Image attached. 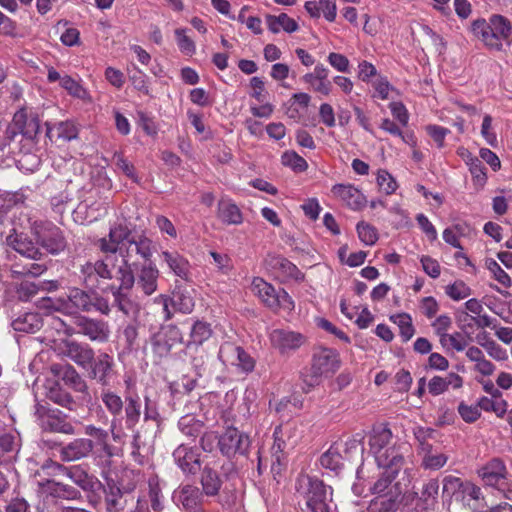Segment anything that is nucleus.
<instances>
[{
	"instance_id": "1",
	"label": "nucleus",
	"mask_w": 512,
	"mask_h": 512,
	"mask_svg": "<svg viewBox=\"0 0 512 512\" xmlns=\"http://www.w3.org/2000/svg\"><path fill=\"white\" fill-rule=\"evenodd\" d=\"M117 274V280L120 284L119 286L112 285L111 293L114 297V303L125 314L129 313L131 302L128 298V292L134 284L146 296L157 290L159 271L152 264L143 265L135 277L127 260L123 258L117 268Z\"/></svg>"
},
{
	"instance_id": "2",
	"label": "nucleus",
	"mask_w": 512,
	"mask_h": 512,
	"mask_svg": "<svg viewBox=\"0 0 512 512\" xmlns=\"http://www.w3.org/2000/svg\"><path fill=\"white\" fill-rule=\"evenodd\" d=\"M299 504L304 512H333L332 489L322 480L309 475H299L295 484Z\"/></svg>"
},
{
	"instance_id": "3",
	"label": "nucleus",
	"mask_w": 512,
	"mask_h": 512,
	"mask_svg": "<svg viewBox=\"0 0 512 512\" xmlns=\"http://www.w3.org/2000/svg\"><path fill=\"white\" fill-rule=\"evenodd\" d=\"M151 244V240L133 233L128 226H113L109 232V241L101 239L100 247L102 251L111 253L135 251L144 259H149L152 255Z\"/></svg>"
},
{
	"instance_id": "4",
	"label": "nucleus",
	"mask_w": 512,
	"mask_h": 512,
	"mask_svg": "<svg viewBox=\"0 0 512 512\" xmlns=\"http://www.w3.org/2000/svg\"><path fill=\"white\" fill-rule=\"evenodd\" d=\"M107 253L103 259L87 262L81 266L80 277L84 286L89 290L100 289L106 291L108 288L111 290L112 286H105L106 281L114 277L117 279V268L119 265L116 263L119 258L115 253Z\"/></svg>"
},
{
	"instance_id": "5",
	"label": "nucleus",
	"mask_w": 512,
	"mask_h": 512,
	"mask_svg": "<svg viewBox=\"0 0 512 512\" xmlns=\"http://www.w3.org/2000/svg\"><path fill=\"white\" fill-rule=\"evenodd\" d=\"M40 307L74 317L79 315L77 313L79 310L83 312L92 310V295L82 289L72 288L69 290L67 299L42 298Z\"/></svg>"
},
{
	"instance_id": "6",
	"label": "nucleus",
	"mask_w": 512,
	"mask_h": 512,
	"mask_svg": "<svg viewBox=\"0 0 512 512\" xmlns=\"http://www.w3.org/2000/svg\"><path fill=\"white\" fill-rule=\"evenodd\" d=\"M40 131V119L37 113L25 107L19 109L13 116L11 124L6 129V138L15 140L21 135L26 140L34 141Z\"/></svg>"
},
{
	"instance_id": "7",
	"label": "nucleus",
	"mask_w": 512,
	"mask_h": 512,
	"mask_svg": "<svg viewBox=\"0 0 512 512\" xmlns=\"http://www.w3.org/2000/svg\"><path fill=\"white\" fill-rule=\"evenodd\" d=\"M155 302L162 305L165 321L172 319L174 312L190 314L195 307L193 291L179 286H176L171 296L161 294Z\"/></svg>"
},
{
	"instance_id": "8",
	"label": "nucleus",
	"mask_w": 512,
	"mask_h": 512,
	"mask_svg": "<svg viewBox=\"0 0 512 512\" xmlns=\"http://www.w3.org/2000/svg\"><path fill=\"white\" fill-rule=\"evenodd\" d=\"M264 265L282 283H300L304 281V273L295 264L281 255L268 254L264 260Z\"/></svg>"
},
{
	"instance_id": "9",
	"label": "nucleus",
	"mask_w": 512,
	"mask_h": 512,
	"mask_svg": "<svg viewBox=\"0 0 512 512\" xmlns=\"http://www.w3.org/2000/svg\"><path fill=\"white\" fill-rule=\"evenodd\" d=\"M249 446V437L234 427H228L218 439L219 450L226 457L245 455Z\"/></svg>"
},
{
	"instance_id": "10",
	"label": "nucleus",
	"mask_w": 512,
	"mask_h": 512,
	"mask_svg": "<svg viewBox=\"0 0 512 512\" xmlns=\"http://www.w3.org/2000/svg\"><path fill=\"white\" fill-rule=\"evenodd\" d=\"M73 322L76 333L86 336L91 341L104 343L109 339L110 329L106 321L76 315Z\"/></svg>"
},
{
	"instance_id": "11",
	"label": "nucleus",
	"mask_w": 512,
	"mask_h": 512,
	"mask_svg": "<svg viewBox=\"0 0 512 512\" xmlns=\"http://www.w3.org/2000/svg\"><path fill=\"white\" fill-rule=\"evenodd\" d=\"M272 347L281 355H290L305 344L303 334L289 329H274L269 334Z\"/></svg>"
},
{
	"instance_id": "12",
	"label": "nucleus",
	"mask_w": 512,
	"mask_h": 512,
	"mask_svg": "<svg viewBox=\"0 0 512 512\" xmlns=\"http://www.w3.org/2000/svg\"><path fill=\"white\" fill-rule=\"evenodd\" d=\"M101 401L104 404L107 411L113 416L110 425V432L114 440H118L121 437V417L125 401L110 389H103L100 395Z\"/></svg>"
},
{
	"instance_id": "13",
	"label": "nucleus",
	"mask_w": 512,
	"mask_h": 512,
	"mask_svg": "<svg viewBox=\"0 0 512 512\" xmlns=\"http://www.w3.org/2000/svg\"><path fill=\"white\" fill-rule=\"evenodd\" d=\"M477 475L484 485L496 488L504 492V481L507 469L504 462L499 458H493L485 465L477 469Z\"/></svg>"
},
{
	"instance_id": "14",
	"label": "nucleus",
	"mask_w": 512,
	"mask_h": 512,
	"mask_svg": "<svg viewBox=\"0 0 512 512\" xmlns=\"http://www.w3.org/2000/svg\"><path fill=\"white\" fill-rule=\"evenodd\" d=\"M104 493V504L107 512H127L136 503L129 492L122 491L114 483L108 482Z\"/></svg>"
},
{
	"instance_id": "15",
	"label": "nucleus",
	"mask_w": 512,
	"mask_h": 512,
	"mask_svg": "<svg viewBox=\"0 0 512 512\" xmlns=\"http://www.w3.org/2000/svg\"><path fill=\"white\" fill-rule=\"evenodd\" d=\"M219 358L223 362L237 366L243 372H251L255 367V360L241 346L225 343L220 347Z\"/></svg>"
},
{
	"instance_id": "16",
	"label": "nucleus",
	"mask_w": 512,
	"mask_h": 512,
	"mask_svg": "<svg viewBox=\"0 0 512 512\" xmlns=\"http://www.w3.org/2000/svg\"><path fill=\"white\" fill-rule=\"evenodd\" d=\"M115 362L111 355L106 352H100L94 356V360L88 365L89 378L96 380L103 386H108L114 374Z\"/></svg>"
},
{
	"instance_id": "17",
	"label": "nucleus",
	"mask_w": 512,
	"mask_h": 512,
	"mask_svg": "<svg viewBox=\"0 0 512 512\" xmlns=\"http://www.w3.org/2000/svg\"><path fill=\"white\" fill-rule=\"evenodd\" d=\"M287 435V428H282L281 426L276 427L273 433L274 443L271 447V471L274 476L280 475L287 464L286 450L291 445L285 440Z\"/></svg>"
},
{
	"instance_id": "18",
	"label": "nucleus",
	"mask_w": 512,
	"mask_h": 512,
	"mask_svg": "<svg viewBox=\"0 0 512 512\" xmlns=\"http://www.w3.org/2000/svg\"><path fill=\"white\" fill-rule=\"evenodd\" d=\"M397 442L391 430L385 426L373 429L369 438V446L377 463H387V448Z\"/></svg>"
},
{
	"instance_id": "19",
	"label": "nucleus",
	"mask_w": 512,
	"mask_h": 512,
	"mask_svg": "<svg viewBox=\"0 0 512 512\" xmlns=\"http://www.w3.org/2000/svg\"><path fill=\"white\" fill-rule=\"evenodd\" d=\"M37 242L49 253L57 254L66 247L65 238L57 226H37Z\"/></svg>"
},
{
	"instance_id": "20",
	"label": "nucleus",
	"mask_w": 512,
	"mask_h": 512,
	"mask_svg": "<svg viewBox=\"0 0 512 512\" xmlns=\"http://www.w3.org/2000/svg\"><path fill=\"white\" fill-rule=\"evenodd\" d=\"M183 335L180 329L175 325H168L160 333L152 338L153 351L159 356H167L172 347L177 343H182Z\"/></svg>"
},
{
	"instance_id": "21",
	"label": "nucleus",
	"mask_w": 512,
	"mask_h": 512,
	"mask_svg": "<svg viewBox=\"0 0 512 512\" xmlns=\"http://www.w3.org/2000/svg\"><path fill=\"white\" fill-rule=\"evenodd\" d=\"M62 353L83 369H88V365L91 364L95 356V352L90 345L74 340L63 342Z\"/></svg>"
},
{
	"instance_id": "22",
	"label": "nucleus",
	"mask_w": 512,
	"mask_h": 512,
	"mask_svg": "<svg viewBox=\"0 0 512 512\" xmlns=\"http://www.w3.org/2000/svg\"><path fill=\"white\" fill-rule=\"evenodd\" d=\"M173 459L185 474H196L200 470V454L195 447L180 444L173 452Z\"/></svg>"
},
{
	"instance_id": "23",
	"label": "nucleus",
	"mask_w": 512,
	"mask_h": 512,
	"mask_svg": "<svg viewBox=\"0 0 512 512\" xmlns=\"http://www.w3.org/2000/svg\"><path fill=\"white\" fill-rule=\"evenodd\" d=\"M455 501L473 511H479L487 507L481 487L467 480Z\"/></svg>"
},
{
	"instance_id": "24",
	"label": "nucleus",
	"mask_w": 512,
	"mask_h": 512,
	"mask_svg": "<svg viewBox=\"0 0 512 512\" xmlns=\"http://www.w3.org/2000/svg\"><path fill=\"white\" fill-rule=\"evenodd\" d=\"M333 194L353 210L366 206L367 200L363 193L351 184H336L332 187Z\"/></svg>"
},
{
	"instance_id": "25",
	"label": "nucleus",
	"mask_w": 512,
	"mask_h": 512,
	"mask_svg": "<svg viewBox=\"0 0 512 512\" xmlns=\"http://www.w3.org/2000/svg\"><path fill=\"white\" fill-rule=\"evenodd\" d=\"M92 450V440L87 438H77L62 447L60 455L63 461H76L87 457Z\"/></svg>"
},
{
	"instance_id": "26",
	"label": "nucleus",
	"mask_w": 512,
	"mask_h": 512,
	"mask_svg": "<svg viewBox=\"0 0 512 512\" xmlns=\"http://www.w3.org/2000/svg\"><path fill=\"white\" fill-rule=\"evenodd\" d=\"M216 462H207L201 471L200 483L206 496L214 497L219 495L222 480L217 473Z\"/></svg>"
},
{
	"instance_id": "27",
	"label": "nucleus",
	"mask_w": 512,
	"mask_h": 512,
	"mask_svg": "<svg viewBox=\"0 0 512 512\" xmlns=\"http://www.w3.org/2000/svg\"><path fill=\"white\" fill-rule=\"evenodd\" d=\"M471 31L490 49L502 50L503 44L493 33L491 20L489 22L483 18L474 20L471 24Z\"/></svg>"
},
{
	"instance_id": "28",
	"label": "nucleus",
	"mask_w": 512,
	"mask_h": 512,
	"mask_svg": "<svg viewBox=\"0 0 512 512\" xmlns=\"http://www.w3.org/2000/svg\"><path fill=\"white\" fill-rule=\"evenodd\" d=\"M7 243L19 254L30 258L36 259L39 251L35 243L22 231L13 229V234L7 237Z\"/></svg>"
},
{
	"instance_id": "29",
	"label": "nucleus",
	"mask_w": 512,
	"mask_h": 512,
	"mask_svg": "<svg viewBox=\"0 0 512 512\" xmlns=\"http://www.w3.org/2000/svg\"><path fill=\"white\" fill-rule=\"evenodd\" d=\"M312 366L324 376H328L338 370L340 362L334 350L322 349L314 355Z\"/></svg>"
},
{
	"instance_id": "30",
	"label": "nucleus",
	"mask_w": 512,
	"mask_h": 512,
	"mask_svg": "<svg viewBox=\"0 0 512 512\" xmlns=\"http://www.w3.org/2000/svg\"><path fill=\"white\" fill-rule=\"evenodd\" d=\"M401 490H391L388 494L375 496L368 506V512H396L399 506Z\"/></svg>"
},
{
	"instance_id": "31",
	"label": "nucleus",
	"mask_w": 512,
	"mask_h": 512,
	"mask_svg": "<svg viewBox=\"0 0 512 512\" xmlns=\"http://www.w3.org/2000/svg\"><path fill=\"white\" fill-rule=\"evenodd\" d=\"M212 335L213 330L210 323L199 319L195 320L190 328L186 350L191 351L195 347H201Z\"/></svg>"
},
{
	"instance_id": "32",
	"label": "nucleus",
	"mask_w": 512,
	"mask_h": 512,
	"mask_svg": "<svg viewBox=\"0 0 512 512\" xmlns=\"http://www.w3.org/2000/svg\"><path fill=\"white\" fill-rule=\"evenodd\" d=\"M46 136L50 141H71L78 136V129L72 121H62L53 126L46 123Z\"/></svg>"
},
{
	"instance_id": "33",
	"label": "nucleus",
	"mask_w": 512,
	"mask_h": 512,
	"mask_svg": "<svg viewBox=\"0 0 512 512\" xmlns=\"http://www.w3.org/2000/svg\"><path fill=\"white\" fill-rule=\"evenodd\" d=\"M42 427L52 432L67 435L75 434V427L61 415L60 411H50L42 418Z\"/></svg>"
},
{
	"instance_id": "34",
	"label": "nucleus",
	"mask_w": 512,
	"mask_h": 512,
	"mask_svg": "<svg viewBox=\"0 0 512 512\" xmlns=\"http://www.w3.org/2000/svg\"><path fill=\"white\" fill-rule=\"evenodd\" d=\"M141 399L137 394H127L123 410L125 412L124 422L128 430L134 431L141 417Z\"/></svg>"
},
{
	"instance_id": "35",
	"label": "nucleus",
	"mask_w": 512,
	"mask_h": 512,
	"mask_svg": "<svg viewBox=\"0 0 512 512\" xmlns=\"http://www.w3.org/2000/svg\"><path fill=\"white\" fill-rule=\"evenodd\" d=\"M161 257L168 268L178 277L187 280L190 274L189 261L176 251H163Z\"/></svg>"
},
{
	"instance_id": "36",
	"label": "nucleus",
	"mask_w": 512,
	"mask_h": 512,
	"mask_svg": "<svg viewBox=\"0 0 512 512\" xmlns=\"http://www.w3.org/2000/svg\"><path fill=\"white\" fill-rule=\"evenodd\" d=\"M251 289L255 295L270 309L275 310L278 291L262 278H254Z\"/></svg>"
},
{
	"instance_id": "37",
	"label": "nucleus",
	"mask_w": 512,
	"mask_h": 512,
	"mask_svg": "<svg viewBox=\"0 0 512 512\" xmlns=\"http://www.w3.org/2000/svg\"><path fill=\"white\" fill-rule=\"evenodd\" d=\"M39 486L43 489L44 492H47L53 497L63 498V499H76L79 497V491L74 487L56 482L54 480H45L44 482H39Z\"/></svg>"
},
{
	"instance_id": "38",
	"label": "nucleus",
	"mask_w": 512,
	"mask_h": 512,
	"mask_svg": "<svg viewBox=\"0 0 512 512\" xmlns=\"http://www.w3.org/2000/svg\"><path fill=\"white\" fill-rule=\"evenodd\" d=\"M265 21L269 31L276 34L283 29L287 33H293L299 29L298 23L286 13H281L278 16L267 14Z\"/></svg>"
},
{
	"instance_id": "39",
	"label": "nucleus",
	"mask_w": 512,
	"mask_h": 512,
	"mask_svg": "<svg viewBox=\"0 0 512 512\" xmlns=\"http://www.w3.org/2000/svg\"><path fill=\"white\" fill-rule=\"evenodd\" d=\"M26 200L22 189L15 192L0 190V217H3L13 209L19 210Z\"/></svg>"
},
{
	"instance_id": "40",
	"label": "nucleus",
	"mask_w": 512,
	"mask_h": 512,
	"mask_svg": "<svg viewBox=\"0 0 512 512\" xmlns=\"http://www.w3.org/2000/svg\"><path fill=\"white\" fill-rule=\"evenodd\" d=\"M387 463H377L379 467L399 472L404 464L403 450H407L404 443L395 442L387 448Z\"/></svg>"
},
{
	"instance_id": "41",
	"label": "nucleus",
	"mask_w": 512,
	"mask_h": 512,
	"mask_svg": "<svg viewBox=\"0 0 512 512\" xmlns=\"http://www.w3.org/2000/svg\"><path fill=\"white\" fill-rule=\"evenodd\" d=\"M398 472L384 469V472L380 476V478L374 483L373 487L371 488L372 493L375 496H379L380 494H388L391 490H401L398 483H394L395 477L397 476Z\"/></svg>"
},
{
	"instance_id": "42",
	"label": "nucleus",
	"mask_w": 512,
	"mask_h": 512,
	"mask_svg": "<svg viewBox=\"0 0 512 512\" xmlns=\"http://www.w3.org/2000/svg\"><path fill=\"white\" fill-rule=\"evenodd\" d=\"M178 427L183 435L194 440L202 434L203 422L198 420L194 415L187 414L179 419Z\"/></svg>"
},
{
	"instance_id": "43",
	"label": "nucleus",
	"mask_w": 512,
	"mask_h": 512,
	"mask_svg": "<svg viewBox=\"0 0 512 512\" xmlns=\"http://www.w3.org/2000/svg\"><path fill=\"white\" fill-rule=\"evenodd\" d=\"M421 457V467L426 470H439L445 466L448 456L444 453H434L433 447L418 453Z\"/></svg>"
},
{
	"instance_id": "44",
	"label": "nucleus",
	"mask_w": 512,
	"mask_h": 512,
	"mask_svg": "<svg viewBox=\"0 0 512 512\" xmlns=\"http://www.w3.org/2000/svg\"><path fill=\"white\" fill-rule=\"evenodd\" d=\"M185 353L190 356V364L197 377H202L207 371L208 354L202 347H195L191 351L185 349Z\"/></svg>"
},
{
	"instance_id": "45",
	"label": "nucleus",
	"mask_w": 512,
	"mask_h": 512,
	"mask_svg": "<svg viewBox=\"0 0 512 512\" xmlns=\"http://www.w3.org/2000/svg\"><path fill=\"white\" fill-rule=\"evenodd\" d=\"M219 217L227 224H241L243 220L239 207L230 200L220 201Z\"/></svg>"
},
{
	"instance_id": "46",
	"label": "nucleus",
	"mask_w": 512,
	"mask_h": 512,
	"mask_svg": "<svg viewBox=\"0 0 512 512\" xmlns=\"http://www.w3.org/2000/svg\"><path fill=\"white\" fill-rule=\"evenodd\" d=\"M491 23L496 37L501 42L504 40L510 44L512 41V25L510 21L502 15H492Z\"/></svg>"
},
{
	"instance_id": "47",
	"label": "nucleus",
	"mask_w": 512,
	"mask_h": 512,
	"mask_svg": "<svg viewBox=\"0 0 512 512\" xmlns=\"http://www.w3.org/2000/svg\"><path fill=\"white\" fill-rule=\"evenodd\" d=\"M439 493V482L437 479H430L421 490L420 502L424 509H432L437 504Z\"/></svg>"
},
{
	"instance_id": "48",
	"label": "nucleus",
	"mask_w": 512,
	"mask_h": 512,
	"mask_svg": "<svg viewBox=\"0 0 512 512\" xmlns=\"http://www.w3.org/2000/svg\"><path fill=\"white\" fill-rule=\"evenodd\" d=\"M412 432L418 443V453L427 451V449L433 447L429 440L435 439L437 434L435 429L416 425L413 427Z\"/></svg>"
},
{
	"instance_id": "49",
	"label": "nucleus",
	"mask_w": 512,
	"mask_h": 512,
	"mask_svg": "<svg viewBox=\"0 0 512 512\" xmlns=\"http://www.w3.org/2000/svg\"><path fill=\"white\" fill-rule=\"evenodd\" d=\"M390 320L399 327L400 335L403 341L406 342L413 337L415 333V328L412 324V318L409 314L400 313L392 315L390 317Z\"/></svg>"
},
{
	"instance_id": "50",
	"label": "nucleus",
	"mask_w": 512,
	"mask_h": 512,
	"mask_svg": "<svg viewBox=\"0 0 512 512\" xmlns=\"http://www.w3.org/2000/svg\"><path fill=\"white\" fill-rule=\"evenodd\" d=\"M439 342L447 351L453 349L457 352H462L467 347V342L461 332H454L452 334L445 333L441 335Z\"/></svg>"
},
{
	"instance_id": "51",
	"label": "nucleus",
	"mask_w": 512,
	"mask_h": 512,
	"mask_svg": "<svg viewBox=\"0 0 512 512\" xmlns=\"http://www.w3.org/2000/svg\"><path fill=\"white\" fill-rule=\"evenodd\" d=\"M320 464L326 469L337 471L342 466V456L337 446L332 445L324 454L320 457Z\"/></svg>"
},
{
	"instance_id": "52",
	"label": "nucleus",
	"mask_w": 512,
	"mask_h": 512,
	"mask_svg": "<svg viewBox=\"0 0 512 512\" xmlns=\"http://www.w3.org/2000/svg\"><path fill=\"white\" fill-rule=\"evenodd\" d=\"M69 478L84 490H92L94 487V478L89 476L79 466H73L67 471Z\"/></svg>"
},
{
	"instance_id": "53",
	"label": "nucleus",
	"mask_w": 512,
	"mask_h": 512,
	"mask_svg": "<svg viewBox=\"0 0 512 512\" xmlns=\"http://www.w3.org/2000/svg\"><path fill=\"white\" fill-rule=\"evenodd\" d=\"M445 293L452 300L461 301L468 298L472 290L464 281L456 280L445 287Z\"/></svg>"
},
{
	"instance_id": "54",
	"label": "nucleus",
	"mask_w": 512,
	"mask_h": 512,
	"mask_svg": "<svg viewBox=\"0 0 512 512\" xmlns=\"http://www.w3.org/2000/svg\"><path fill=\"white\" fill-rule=\"evenodd\" d=\"M284 166L290 167L294 172H304L308 168L307 161L295 151H286L281 156Z\"/></svg>"
},
{
	"instance_id": "55",
	"label": "nucleus",
	"mask_w": 512,
	"mask_h": 512,
	"mask_svg": "<svg viewBox=\"0 0 512 512\" xmlns=\"http://www.w3.org/2000/svg\"><path fill=\"white\" fill-rule=\"evenodd\" d=\"M469 171L472 175V181L477 189H482L487 182V168L480 159L469 163Z\"/></svg>"
},
{
	"instance_id": "56",
	"label": "nucleus",
	"mask_w": 512,
	"mask_h": 512,
	"mask_svg": "<svg viewBox=\"0 0 512 512\" xmlns=\"http://www.w3.org/2000/svg\"><path fill=\"white\" fill-rule=\"evenodd\" d=\"M40 324L38 316L33 313L26 314L24 318H17L12 323L13 328L21 332H34L40 328Z\"/></svg>"
},
{
	"instance_id": "57",
	"label": "nucleus",
	"mask_w": 512,
	"mask_h": 512,
	"mask_svg": "<svg viewBox=\"0 0 512 512\" xmlns=\"http://www.w3.org/2000/svg\"><path fill=\"white\" fill-rule=\"evenodd\" d=\"M323 376L322 373L311 366L308 371L302 374V392L306 394L311 392L313 388L320 385Z\"/></svg>"
},
{
	"instance_id": "58",
	"label": "nucleus",
	"mask_w": 512,
	"mask_h": 512,
	"mask_svg": "<svg viewBox=\"0 0 512 512\" xmlns=\"http://www.w3.org/2000/svg\"><path fill=\"white\" fill-rule=\"evenodd\" d=\"M464 484L465 481L461 478L447 475L443 478V494H447L456 500Z\"/></svg>"
},
{
	"instance_id": "59",
	"label": "nucleus",
	"mask_w": 512,
	"mask_h": 512,
	"mask_svg": "<svg viewBox=\"0 0 512 512\" xmlns=\"http://www.w3.org/2000/svg\"><path fill=\"white\" fill-rule=\"evenodd\" d=\"M175 35L180 51L187 56H192L196 51V46L194 41L186 35V29H176Z\"/></svg>"
},
{
	"instance_id": "60",
	"label": "nucleus",
	"mask_w": 512,
	"mask_h": 512,
	"mask_svg": "<svg viewBox=\"0 0 512 512\" xmlns=\"http://www.w3.org/2000/svg\"><path fill=\"white\" fill-rule=\"evenodd\" d=\"M139 324L137 322H130L124 326L122 336L125 340L126 348L131 351L138 346L137 340L139 336Z\"/></svg>"
},
{
	"instance_id": "61",
	"label": "nucleus",
	"mask_w": 512,
	"mask_h": 512,
	"mask_svg": "<svg viewBox=\"0 0 512 512\" xmlns=\"http://www.w3.org/2000/svg\"><path fill=\"white\" fill-rule=\"evenodd\" d=\"M48 397L54 403L69 410H73L76 405L72 396L62 389H51Z\"/></svg>"
},
{
	"instance_id": "62",
	"label": "nucleus",
	"mask_w": 512,
	"mask_h": 512,
	"mask_svg": "<svg viewBox=\"0 0 512 512\" xmlns=\"http://www.w3.org/2000/svg\"><path fill=\"white\" fill-rule=\"evenodd\" d=\"M377 184L380 190L385 192L387 195L394 193L398 187L396 180L386 170H379L377 175Z\"/></svg>"
},
{
	"instance_id": "63",
	"label": "nucleus",
	"mask_w": 512,
	"mask_h": 512,
	"mask_svg": "<svg viewBox=\"0 0 512 512\" xmlns=\"http://www.w3.org/2000/svg\"><path fill=\"white\" fill-rule=\"evenodd\" d=\"M427 134L433 139L439 149L445 147V138L450 133V130L435 124L426 126Z\"/></svg>"
},
{
	"instance_id": "64",
	"label": "nucleus",
	"mask_w": 512,
	"mask_h": 512,
	"mask_svg": "<svg viewBox=\"0 0 512 512\" xmlns=\"http://www.w3.org/2000/svg\"><path fill=\"white\" fill-rule=\"evenodd\" d=\"M129 79L135 89L142 92L144 95H149V86L146 74L138 67H134V72L129 76Z\"/></svg>"
}]
</instances>
